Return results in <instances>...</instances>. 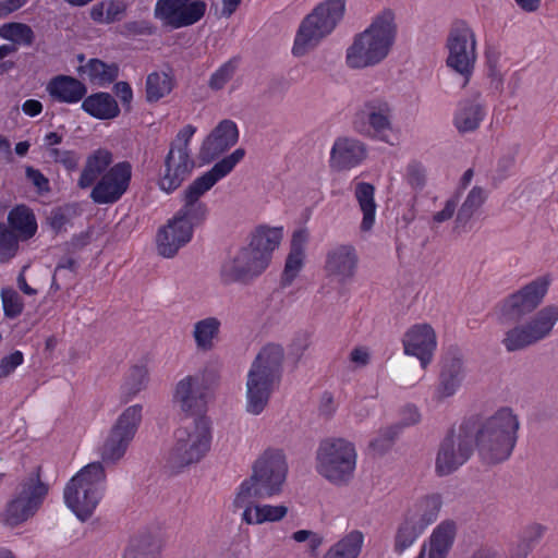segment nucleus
<instances>
[{"instance_id":"nucleus-1","label":"nucleus","mask_w":558,"mask_h":558,"mask_svg":"<svg viewBox=\"0 0 558 558\" xmlns=\"http://www.w3.org/2000/svg\"><path fill=\"white\" fill-rule=\"evenodd\" d=\"M519 421L509 408H501L477 428L475 420H465L456 436L450 430L440 444L436 472L444 476L464 464L473 453L474 444L483 462L496 464L507 460L517 444Z\"/></svg>"},{"instance_id":"nucleus-2","label":"nucleus","mask_w":558,"mask_h":558,"mask_svg":"<svg viewBox=\"0 0 558 558\" xmlns=\"http://www.w3.org/2000/svg\"><path fill=\"white\" fill-rule=\"evenodd\" d=\"M345 12V0L319 2L300 23L292 54L301 58L316 49L337 28Z\"/></svg>"},{"instance_id":"nucleus-3","label":"nucleus","mask_w":558,"mask_h":558,"mask_svg":"<svg viewBox=\"0 0 558 558\" xmlns=\"http://www.w3.org/2000/svg\"><path fill=\"white\" fill-rule=\"evenodd\" d=\"M287 472L288 464L283 451L267 448L253 463L251 476L241 483L236 493L239 500L278 495L282 489Z\"/></svg>"},{"instance_id":"nucleus-4","label":"nucleus","mask_w":558,"mask_h":558,"mask_svg":"<svg viewBox=\"0 0 558 558\" xmlns=\"http://www.w3.org/2000/svg\"><path fill=\"white\" fill-rule=\"evenodd\" d=\"M245 149L236 148L233 153L222 158L214 167L199 178L195 179L183 192V206L175 214L180 220L189 221L192 229L201 225L207 217V205L201 201L219 180L227 177L234 167L244 158Z\"/></svg>"},{"instance_id":"nucleus-5","label":"nucleus","mask_w":558,"mask_h":558,"mask_svg":"<svg viewBox=\"0 0 558 558\" xmlns=\"http://www.w3.org/2000/svg\"><path fill=\"white\" fill-rule=\"evenodd\" d=\"M106 481L100 462H93L81 469L66 484L63 497L65 505L81 520H87L97 508Z\"/></svg>"},{"instance_id":"nucleus-6","label":"nucleus","mask_w":558,"mask_h":558,"mask_svg":"<svg viewBox=\"0 0 558 558\" xmlns=\"http://www.w3.org/2000/svg\"><path fill=\"white\" fill-rule=\"evenodd\" d=\"M355 445L345 438H327L316 451V471L336 486L348 485L356 469Z\"/></svg>"},{"instance_id":"nucleus-7","label":"nucleus","mask_w":558,"mask_h":558,"mask_svg":"<svg viewBox=\"0 0 558 558\" xmlns=\"http://www.w3.org/2000/svg\"><path fill=\"white\" fill-rule=\"evenodd\" d=\"M211 438L210 421L206 416H197L177 429L168 464L180 470L198 463L209 452Z\"/></svg>"},{"instance_id":"nucleus-8","label":"nucleus","mask_w":558,"mask_h":558,"mask_svg":"<svg viewBox=\"0 0 558 558\" xmlns=\"http://www.w3.org/2000/svg\"><path fill=\"white\" fill-rule=\"evenodd\" d=\"M218 372L209 366L185 375L174 386L173 404L186 415H198L206 410L211 389L218 384Z\"/></svg>"},{"instance_id":"nucleus-9","label":"nucleus","mask_w":558,"mask_h":558,"mask_svg":"<svg viewBox=\"0 0 558 558\" xmlns=\"http://www.w3.org/2000/svg\"><path fill=\"white\" fill-rule=\"evenodd\" d=\"M441 506V496L429 494L408 509L395 537L393 550L398 555L411 547L425 529L437 520Z\"/></svg>"},{"instance_id":"nucleus-10","label":"nucleus","mask_w":558,"mask_h":558,"mask_svg":"<svg viewBox=\"0 0 558 558\" xmlns=\"http://www.w3.org/2000/svg\"><path fill=\"white\" fill-rule=\"evenodd\" d=\"M48 486L38 474L24 480L17 487L15 496L0 513V522L8 527H16L33 518L39 510Z\"/></svg>"},{"instance_id":"nucleus-11","label":"nucleus","mask_w":558,"mask_h":558,"mask_svg":"<svg viewBox=\"0 0 558 558\" xmlns=\"http://www.w3.org/2000/svg\"><path fill=\"white\" fill-rule=\"evenodd\" d=\"M384 59V17L378 15L372 24L356 35L345 53L350 69L361 70L379 64Z\"/></svg>"},{"instance_id":"nucleus-12","label":"nucleus","mask_w":558,"mask_h":558,"mask_svg":"<svg viewBox=\"0 0 558 558\" xmlns=\"http://www.w3.org/2000/svg\"><path fill=\"white\" fill-rule=\"evenodd\" d=\"M142 410L141 404H133L118 416L101 446L104 462L117 463L124 457L142 422Z\"/></svg>"},{"instance_id":"nucleus-13","label":"nucleus","mask_w":558,"mask_h":558,"mask_svg":"<svg viewBox=\"0 0 558 558\" xmlns=\"http://www.w3.org/2000/svg\"><path fill=\"white\" fill-rule=\"evenodd\" d=\"M449 68L461 74L465 83L471 78L476 61V40L471 27L463 21L456 22L447 38Z\"/></svg>"},{"instance_id":"nucleus-14","label":"nucleus","mask_w":558,"mask_h":558,"mask_svg":"<svg viewBox=\"0 0 558 558\" xmlns=\"http://www.w3.org/2000/svg\"><path fill=\"white\" fill-rule=\"evenodd\" d=\"M263 255H259L250 245L231 253L220 269V277L225 283H248L258 277L268 267Z\"/></svg>"},{"instance_id":"nucleus-15","label":"nucleus","mask_w":558,"mask_h":558,"mask_svg":"<svg viewBox=\"0 0 558 558\" xmlns=\"http://www.w3.org/2000/svg\"><path fill=\"white\" fill-rule=\"evenodd\" d=\"M557 320L558 307L546 306L525 326L509 330L504 339V344L508 351L523 349L549 335Z\"/></svg>"},{"instance_id":"nucleus-16","label":"nucleus","mask_w":558,"mask_h":558,"mask_svg":"<svg viewBox=\"0 0 558 558\" xmlns=\"http://www.w3.org/2000/svg\"><path fill=\"white\" fill-rule=\"evenodd\" d=\"M206 8L202 0H158L154 14L166 26L181 28L197 23L205 15Z\"/></svg>"},{"instance_id":"nucleus-17","label":"nucleus","mask_w":558,"mask_h":558,"mask_svg":"<svg viewBox=\"0 0 558 558\" xmlns=\"http://www.w3.org/2000/svg\"><path fill=\"white\" fill-rule=\"evenodd\" d=\"M549 281L537 278L518 292L508 296L500 305V316L507 320H519L523 315L534 311L548 290Z\"/></svg>"},{"instance_id":"nucleus-18","label":"nucleus","mask_w":558,"mask_h":558,"mask_svg":"<svg viewBox=\"0 0 558 558\" xmlns=\"http://www.w3.org/2000/svg\"><path fill=\"white\" fill-rule=\"evenodd\" d=\"M466 378V367L458 349L449 350L440 361L438 381L433 398L440 402L453 397Z\"/></svg>"},{"instance_id":"nucleus-19","label":"nucleus","mask_w":558,"mask_h":558,"mask_svg":"<svg viewBox=\"0 0 558 558\" xmlns=\"http://www.w3.org/2000/svg\"><path fill=\"white\" fill-rule=\"evenodd\" d=\"M132 175L129 162H119L110 168L94 186L90 197L96 204H112L126 192Z\"/></svg>"},{"instance_id":"nucleus-20","label":"nucleus","mask_w":558,"mask_h":558,"mask_svg":"<svg viewBox=\"0 0 558 558\" xmlns=\"http://www.w3.org/2000/svg\"><path fill=\"white\" fill-rule=\"evenodd\" d=\"M403 348L407 355L415 356L423 369L432 363L436 348L437 337L434 328L428 324L413 325L403 337Z\"/></svg>"},{"instance_id":"nucleus-21","label":"nucleus","mask_w":558,"mask_h":558,"mask_svg":"<svg viewBox=\"0 0 558 558\" xmlns=\"http://www.w3.org/2000/svg\"><path fill=\"white\" fill-rule=\"evenodd\" d=\"M359 257L351 244H338L326 253L324 270L326 277L339 284L350 281L356 271Z\"/></svg>"},{"instance_id":"nucleus-22","label":"nucleus","mask_w":558,"mask_h":558,"mask_svg":"<svg viewBox=\"0 0 558 558\" xmlns=\"http://www.w3.org/2000/svg\"><path fill=\"white\" fill-rule=\"evenodd\" d=\"M352 125L353 129L364 137L381 138L384 135L383 97H367L355 111Z\"/></svg>"},{"instance_id":"nucleus-23","label":"nucleus","mask_w":558,"mask_h":558,"mask_svg":"<svg viewBox=\"0 0 558 558\" xmlns=\"http://www.w3.org/2000/svg\"><path fill=\"white\" fill-rule=\"evenodd\" d=\"M367 157V148L363 142L350 136H339L335 140L329 158L332 171H349L361 165Z\"/></svg>"},{"instance_id":"nucleus-24","label":"nucleus","mask_w":558,"mask_h":558,"mask_svg":"<svg viewBox=\"0 0 558 558\" xmlns=\"http://www.w3.org/2000/svg\"><path fill=\"white\" fill-rule=\"evenodd\" d=\"M193 168L194 161L189 149L170 148L165 160L163 173L159 179L160 189L167 193L173 192L191 174Z\"/></svg>"},{"instance_id":"nucleus-25","label":"nucleus","mask_w":558,"mask_h":558,"mask_svg":"<svg viewBox=\"0 0 558 558\" xmlns=\"http://www.w3.org/2000/svg\"><path fill=\"white\" fill-rule=\"evenodd\" d=\"M278 383L247 371L244 386V410L250 415H260L268 407Z\"/></svg>"},{"instance_id":"nucleus-26","label":"nucleus","mask_w":558,"mask_h":558,"mask_svg":"<svg viewBox=\"0 0 558 558\" xmlns=\"http://www.w3.org/2000/svg\"><path fill=\"white\" fill-rule=\"evenodd\" d=\"M192 234L191 223L174 215L157 233L158 253L167 258L173 257L191 240Z\"/></svg>"},{"instance_id":"nucleus-27","label":"nucleus","mask_w":558,"mask_h":558,"mask_svg":"<svg viewBox=\"0 0 558 558\" xmlns=\"http://www.w3.org/2000/svg\"><path fill=\"white\" fill-rule=\"evenodd\" d=\"M265 497H250L247 500H239V495L233 499L235 509H242V521L248 525H260L266 522L281 521L288 514V507L284 505H266L255 502Z\"/></svg>"},{"instance_id":"nucleus-28","label":"nucleus","mask_w":558,"mask_h":558,"mask_svg":"<svg viewBox=\"0 0 558 558\" xmlns=\"http://www.w3.org/2000/svg\"><path fill=\"white\" fill-rule=\"evenodd\" d=\"M239 138L235 123L222 120L204 140L201 156L203 160L210 161L232 147Z\"/></svg>"},{"instance_id":"nucleus-29","label":"nucleus","mask_w":558,"mask_h":558,"mask_svg":"<svg viewBox=\"0 0 558 558\" xmlns=\"http://www.w3.org/2000/svg\"><path fill=\"white\" fill-rule=\"evenodd\" d=\"M165 538L160 530L146 529L128 543L122 558H160Z\"/></svg>"},{"instance_id":"nucleus-30","label":"nucleus","mask_w":558,"mask_h":558,"mask_svg":"<svg viewBox=\"0 0 558 558\" xmlns=\"http://www.w3.org/2000/svg\"><path fill=\"white\" fill-rule=\"evenodd\" d=\"M284 360V350L278 343H268L264 345L254 361L252 362L248 372L280 383L282 364Z\"/></svg>"},{"instance_id":"nucleus-31","label":"nucleus","mask_w":558,"mask_h":558,"mask_svg":"<svg viewBox=\"0 0 558 558\" xmlns=\"http://www.w3.org/2000/svg\"><path fill=\"white\" fill-rule=\"evenodd\" d=\"M221 320L216 316H206L196 320L192 326V338L198 352L213 351L221 333Z\"/></svg>"},{"instance_id":"nucleus-32","label":"nucleus","mask_w":558,"mask_h":558,"mask_svg":"<svg viewBox=\"0 0 558 558\" xmlns=\"http://www.w3.org/2000/svg\"><path fill=\"white\" fill-rule=\"evenodd\" d=\"M308 241V231L300 229L293 232L291 247L282 272V284L290 286L303 267L305 245Z\"/></svg>"},{"instance_id":"nucleus-33","label":"nucleus","mask_w":558,"mask_h":558,"mask_svg":"<svg viewBox=\"0 0 558 558\" xmlns=\"http://www.w3.org/2000/svg\"><path fill=\"white\" fill-rule=\"evenodd\" d=\"M486 116L482 104L475 99H465L459 102L453 117V124L460 133L473 132L478 129Z\"/></svg>"},{"instance_id":"nucleus-34","label":"nucleus","mask_w":558,"mask_h":558,"mask_svg":"<svg viewBox=\"0 0 558 558\" xmlns=\"http://www.w3.org/2000/svg\"><path fill=\"white\" fill-rule=\"evenodd\" d=\"M283 238L281 227L258 226L252 232L248 245L265 257L269 264L272 252L279 247Z\"/></svg>"},{"instance_id":"nucleus-35","label":"nucleus","mask_w":558,"mask_h":558,"mask_svg":"<svg viewBox=\"0 0 558 558\" xmlns=\"http://www.w3.org/2000/svg\"><path fill=\"white\" fill-rule=\"evenodd\" d=\"M47 90L51 97L68 104L80 101L87 92L82 82L66 75L52 78L47 86Z\"/></svg>"},{"instance_id":"nucleus-36","label":"nucleus","mask_w":558,"mask_h":558,"mask_svg":"<svg viewBox=\"0 0 558 558\" xmlns=\"http://www.w3.org/2000/svg\"><path fill=\"white\" fill-rule=\"evenodd\" d=\"M112 154L104 148L92 153L85 161L84 168L77 181L81 189L92 186L96 179L112 163Z\"/></svg>"},{"instance_id":"nucleus-37","label":"nucleus","mask_w":558,"mask_h":558,"mask_svg":"<svg viewBox=\"0 0 558 558\" xmlns=\"http://www.w3.org/2000/svg\"><path fill=\"white\" fill-rule=\"evenodd\" d=\"M456 537V524L446 520L438 524L429 538L428 558H446Z\"/></svg>"},{"instance_id":"nucleus-38","label":"nucleus","mask_w":558,"mask_h":558,"mask_svg":"<svg viewBox=\"0 0 558 558\" xmlns=\"http://www.w3.org/2000/svg\"><path fill=\"white\" fill-rule=\"evenodd\" d=\"M82 108L88 114L100 120L113 119L120 112L117 101L108 93H96L86 97Z\"/></svg>"},{"instance_id":"nucleus-39","label":"nucleus","mask_w":558,"mask_h":558,"mask_svg":"<svg viewBox=\"0 0 558 558\" xmlns=\"http://www.w3.org/2000/svg\"><path fill=\"white\" fill-rule=\"evenodd\" d=\"M374 186L369 183L360 182L355 185V197L363 214L360 230L363 233L369 232L375 223L376 203L374 199Z\"/></svg>"},{"instance_id":"nucleus-40","label":"nucleus","mask_w":558,"mask_h":558,"mask_svg":"<svg viewBox=\"0 0 558 558\" xmlns=\"http://www.w3.org/2000/svg\"><path fill=\"white\" fill-rule=\"evenodd\" d=\"M126 10L124 0H100L90 8L89 15L98 24H112L121 21Z\"/></svg>"},{"instance_id":"nucleus-41","label":"nucleus","mask_w":558,"mask_h":558,"mask_svg":"<svg viewBox=\"0 0 558 558\" xmlns=\"http://www.w3.org/2000/svg\"><path fill=\"white\" fill-rule=\"evenodd\" d=\"M8 221L10 230L14 233L19 241L31 239L37 230V223L34 214L25 206H17L9 213Z\"/></svg>"},{"instance_id":"nucleus-42","label":"nucleus","mask_w":558,"mask_h":558,"mask_svg":"<svg viewBox=\"0 0 558 558\" xmlns=\"http://www.w3.org/2000/svg\"><path fill=\"white\" fill-rule=\"evenodd\" d=\"M81 75L86 76L90 83L98 86L112 83L119 73L116 64H107L99 59H90L86 64L78 68Z\"/></svg>"},{"instance_id":"nucleus-43","label":"nucleus","mask_w":558,"mask_h":558,"mask_svg":"<svg viewBox=\"0 0 558 558\" xmlns=\"http://www.w3.org/2000/svg\"><path fill=\"white\" fill-rule=\"evenodd\" d=\"M149 383V371L145 365H133L121 385V396L125 401L135 398Z\"/></svg>"},{"instance_id":"nucleus-44","label":"nucleus","mask_w":558,"mask_h":558,"mask_svg":"<svg viewBox=\"0 0 558 558\" xmlns=\"http://www.w3.org/2000/svg\"><path fill=\"white\" fill-rule=\"evenodd\" d=\"M363 545V534L352 531L337 542L323 558H357Z\"/></svg>"},{"instance_id":"nucleus-45","label":"nucleus","mask_w":558,"mask_h":558,"mask_svg":"<svg viewBox=\"0 0 558 558\" xmlns=\"http://www.w3.org/2000/svg\"><path fill=\"white\" fill-rule=\"evenodd\" d=\"M173 88V80L166 72H153L146 80V99L149 102L158 101Z\"/></svg>"},{"instance_id":"nucleus-46","label":"nucleus","mask_w":558,"mask_h":558,"mask_svg":"<svg viewBox=\"0 0 558 558\" xmlns=\"http://www.w3.org/2000/svg\"><path fill=\"white\" fill-rule=\"evenodd\" d=\"M0 37L12 41L13 45L31 46L35 34L27 24L12 22L0 26Z\"/></svg>"},{"instance_id":"nucleus-47","label":"nucleus","mask_w":558,"mask_h":558,"mask_svg":"<svg viewBox=\"0 0 558 558\" xmlns=\"http://www.w3.org/2000/svg\"><path fill=\"white\" fill-rule=\"evenodd\" d=\"M486 199L485 191L474 186L468 194L457 215V225L464 226Z\"/></svg>"},{"instance_id":"nucleus-48","label":"nucleus","mask_w":558,"mask_h":558,"mask_svg":"<svg viewBox=\"0 0 558 558\" xmlns=\"http://www.w3.org/2000/svg\"><path fill=\"white\" fill-rule=\"evenodd\" d=\"M544 533L541 524L529 525L520 536V541L515 547L510 549L509 558H526L533 544L538 541Z\"/></svg>"},{"instance_id":"nucleus-49","label":"nucleus","mask_w":558,"mask_h":558,"mask_svg":"<svg viewBox=\"0 0 558 558\" xmlns=\"http://www.w3.org/2000/svg\"><path fill=\"white\" fill-rule=\"evenodd\" d=\"M19 251V238L4 223H0V264L11 260Z\"/></svg>"},{"instance_id":"nucleus-50","label":"nucleus","mask_w":558,"mask_h":558,"mask_svg":"<svg viewBox=\"0 0 558 558\" xmlns=\"http://www.w3.org/2000/svg\"><path fill=\"white\" fill-rule=\"evenodd\" d=\"M373 359L371 348L366 345H356L350 350L347 356L348 367L352 372H356L367 367Z\"/></svg>"},{"instance_id":"nucleus-51","label":"nucleus","mask_w":558,"mask_h":558,"mask_svg":"<svg viewBox=\"0 0 558 558\" xmlns=\"http://www.w3.org/2000/svg\"><path fill=\"white\" fill-rule=\"evenodd\" d=\"M236 61L229 60L223 63L209 78L208 86L213 90L222 89L228 82L233 77L236 71Z\"/></svg>"},{"instance_id":"nucleus-52","label":"nucleus","mask_w":558,"mask_h":558,"mask_svg":"<svg viewBox=\"0 0 558 558\" xmlns=\"http://www.w3.org/2000/svg\"><path fill=\"white\" fill-rule=\"evenodd\" d=\"M404 180L415 190H421L426 184V168L418 160H411L405 169Z\"/></svg>"},{"instance_id":"nucleus-53","label":"nucleus","mask_w":558,"mask_h":558,"mask_svg":"<svg viewBox=\"0 0 558 558\" xmlns=\"http://www.w3.org/2000/svg\"><path fill=\"white\" fill-rule=\"evenodd\" d=\"M47 157L51 161L62 165L68 171L75 170L80 162V157L75 151L58 147H49Z\"/></svg>"},{"instance_id":"nucleus-54","label":"nucleus","mask_w":558,"mask_h":558,"mask_svg":"<svg viewBox=\"0 0 558 558\" xmlns=\"http://www.w3.org/2000/svg\"><path fill=\"white\" fill-rule=\"evenodd\" d=\"M3 311L7 317L14 318L23 311V302L21 296L13 289H4L1 292Z\"/></svg>"},{"instance_id":"nucleus-55","label":"nucleus","mask_w":558,"mask_h":558,"mask_svg":"<svg viewBox=\"0 0 558 558\" xmlns=\"http://www.w3.org/2000/svg\"><path fill=\"white\" fill-rule=\"evenodd\" d=\"M312 344V335L307 331H301L294 336L290 344L291 353L302 356Z\"/></svg>"},{"instance_id":"nucleus-56","label":"nucleus","mask_w":558,"mask_h":558,"mask_svg":"<svg viewBox=\"0 0 558 558\" xmlns=\"http://www.w3.org/2000/svg\"><path fill=\"white\" fill-rule=\"evenodd\" d=\"M23 362L21 351H15L0 361V378L7 377Z\"/></svg>"},{"instance_id":"nucleus-57","label":"nucleus","mask_w":558,"mask_h":558,"mask_svg":"<svg viewBox=\"0 0 558 558\" xmlns=\"http://www.w3.org/2000/svg\"><path fill=\"white\" fill-rule=\"evenodd\" d=\"M459 199H460V194H457V195H453L452 197H450L446 202L444 209L440 211H437L433 216V221L436 223H441V222H445V221L451 219L456 211V208L458 206Z\"/></svg>"},{"instance_id":"nucleus-58","label":"nucleus","mask_w":558,"mask_h":558,"mask_svg":"<svg viewBox=\"0 0 558 558\" xmlns=\"http://www.w3.org/2000/svg\"><path fill=\"white\" fill-rule=\"evenodd\" d=\"M25 174H26L27 180L39 192H48L49 191V181L39 170L28 166L25 169Z\"/></svg>"},{"instance_id":"nucleus-59","label":"nucleus","mask_w":558,"mask_h":558,"mask_svg":"<svg viewBox=\"0 0 558 558\" xmlns=\"http://www.w3.org/2000/svg\"><path fill=\"white\" fill-rule=\"evenodd\" d=\"M337 410V403L333 395L329 391H325L319 399L318 411L319 414L325 417H331Z\"/></svg>"},{"instance_id":"nucleus-60","label":"nucleus","mask_w":558,"mask_h":558,"mask_svg":"<svg viewBox=\"0 0 558 558\" xmlns=\"http://www.w3.org/2000/svg\"><path fill=\"white\" fill-rule=\"evenodd\" d=\"M195 131V128L192 125L184 126L177 134L175 141L171 144L170 148L179 149L184 147L185 149H189V142L191 137L194 135Z\"/></svg>"},{"instance_id":"nucleus-61","label":"nucleus","mask_w":558,"mask_h":558,"mask_svg":"<svg viewBox=\"0 0 558 558\" xmlns=\"http://www.w3.org/2000/svg\"><path fill=\"white\" fill-rule=\"evenodd\" d=\"M397 35V26L393 23V14L386 9V56L389 48L393 45Z\"/></svg>"},{"instance_id":"nucleus-62","label":"nucleus","mask_w":558,"mask_h":558,"mask_svg":"<svg viewBox=\"0 0 558 558\" xmlns=\"http://www.w3.org/2000/svg\"><path fill=\"white\" fill-rule=\"evenodd\" d=\"M292 538L298 543L310 541L312 549H316L320 544L322 539L315 533L308 530H300L292 534Z\"/></svg>"},{"instance_id":"nucleus-63","label":"nucleus","mask_w":558,"mask_h":558,"mask_svg":"<svg viewBox=\"0 0 558 558\" xmlns=\"http://www.w3.org/2000/svg\"><path fill=\"white\" fill-rule=\"evenodd\" d=\"M418 409L413 404H407L401 410V422L404 426L414 425L420 421Z\"/></svg>"},{"instance_id":"nucleus-64","label":"nucleus","mask_w":558,"mask_h":558,"mask_svg":"<svg viewBox=\"0 0 558 558\" xmlns=\"http://www.w3.org/2000/svg\"><path fill=\"white\" fill-rule=\"evenodd\" d=\"M27 0H0V17H7L21 9Z\"/></svg>"}]
</instances>
